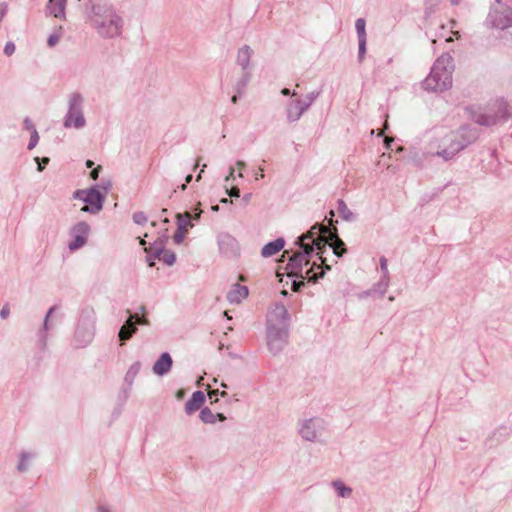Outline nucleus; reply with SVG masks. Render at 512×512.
<instances>
[{
    "instance_id": "nucleus-1",
    "label": "nucleus",
    "mask_w": 512,
    "mask_h": 512,
    "mask_svg": "<svg viewBox=\"0 0 512 512\" xmlns=\"http://www.w3.org/2000/svg\"><path fill=\"white\" fill-rule=\"evenodd\" d=\"M299 245L303 249L302 252H294L291 255L288 251H284L282 257L288 256L289 262L285 267L288 276H298L302 273L303 266L308 265L309 261L307 256L310 255L314 248L317 250V255L321 261L320 265L313 264V266L306 271V278L309 281H316L318 278L323 277L324 268L330 270L331 267L327 263V258L323 256V249L327 246V241L319 235V231L311 228L306 234L299 238Z\"/></svg>"
},
{
    "instance_id": "nucleus-2",
    "label": "nucleus",
    "mask_w": 512,
    "mask_h": 512,
    "mask_svg": "<svg viewBox=\"0 0 512 512\" xmlns=\"http://www.w3.org/2000/svg\"><path fill=\"white\" fill-rule=\"evenodd\" d=\"M444 60H438L433 66L430 74L424 81L427 89L443 91L452 86V75L443 65Z\"/></svg>"
},
{
    "instance_id": "nucleus-3",
    "label": "nucleus",
    "mask_w": 512,
    "mask_h": 512,
    "mask_svg": "<svg viewBox=\"0 0 512 512\" xmlns=\"http://www.w3.org/2000/svg\"><path fill=\"white\" fill-rule=\"evenodd\" d=\"M75 198L83 200L86 205L81 208L83 212L98 213L103 206V197L96 189L80 190L75 193Z\"/></svg>"
},
{
    "instance_id": "nucleus-4",
    "label": "nucleus",
    "mask_w": 512,
    "mask_h": 512,
    "mask_svg": "<svg viewBox=\"0 0 512 512\" xmlns=\"http://www.w3.org/2000/svg\"><path fill=\"white\" fill-rule=\"evenodd\" d=\"M462 138L463 136L461 133H454L450 135L447 139H445L443 148L438 154L445 159H451L466 146V141H464Z\"/></svg>"
},
{
    "instance_id": "nucleus-5",
    "label": "nucleus",
    "mask_w": 512,
    "mask_h": 512,
    "mask_svg": "<svg viewBox=\"0 0 512 512\" xmlns=\"http://www.w3.org/2000/svg\"><path fill=\"white\" fill-rule=\"evenodd\" d=\"M313 228H315V231H319V235L327 241V246L325 249H323V254L330 248H332L333 254L337 257H341L346 252L344 242L336 234L330 235V239L333 240V242L329 243L327 237L325 236V233L328 232L326 227L317 228L314 226Z\"/></svg>"
},
{
    "instance_id": "nucleus-6",
    "label": "nucleus",
    "mask_w": 512,
    "mask_h": 512,
    "mask_svg": "<svg viewBox=\"0 0 512 512\" xmlns=\"http://www.w3.org/2000/svg\"><path fill=\"white\" fill-rule=\"evenodd\" d=\"M89 230L90 227L87 223H77L71 230V235L73 236L74 240L69 244V248L71 250H76L82 247L86 243Z\"/></svg>"
},
{
    "instance_id": "nucleus-7",
    "label": "nucleus",
    "mask_w": 512,
    "mask_h": 512,
    "mask_svg": "<svg viewBox=\"0 0 512 512\" xmlns=\"http://www.w3.org/2000/svg\"><path fill=\"white\" fill-rule=\"evenodd\" d=\"M491 22L498 29H505L512 26V10H494L491 15Z\"/></svg>"
},
{
    "instance_id": "nucleus-8",
    "label": "nucleus",
    "mask_w": 512,
    "mask_h": 512,
    "mask_svg": "<svg viewBox=\"0 0 512 512\" xmlns=\"http://www.w3.org/2000/svg\"><path fill=\"white\" fill-rule=\"evenodd\" d=\"M135 323H142V319L137 314L130 315L119 331V338L121 341L128 340L132 336L136 330Z\"/></svg>"
},
{
    "instance_id": "nucleus-9",
    "label": "nucleus",
    "mask_w": 512,
    "mask_h": 512,
    "mask_svg": "<svg viewBox=\"0 0 512 512\" xmlns=\"http://www.w3.org/2000/svg\"><path fill=\"white\" fill-rule=\"evenodd\" d=\"M205 395L202 391H196L192 394V397L187 401L185 410L188 414H192L204 404Z\"/></svg>"
},
{
    "instance_id": "nucleus-10",
    "label": "nucleus",
    "mask_w": 512,
    "mask_h": 512,
    "mask_svg": "<svg viewBox=\"0 0 512 512\" xmlns=\"http://www.w3.org/2000/svg\"><path fill=\"white\" fill-rule=\"evenodd\" d=\"M99 33L103 36L113 37L120 33V18L113 16L110 19L109 25L106 27L104 24L99 28Z\"/></svg>"
},
{
    "instance_id": "nucleus-11",
    "label": "nucleus",
    "mask_w": 512,
    "mask_h": 512,
    "mask_svg": "<svg viewBox=\"0 0 512 512\" xmlns=\"http://www.w3.org/2000/svg\"><path fill=\"white\" fill-rule=\"evenodd\" d=\"M171 366V356L168 353H163L154 364L153 371L157 375H163L170 370Z\"/></svg>"
},
{
    "instance_id": "nucleus-12",
    "label": "nucleus",
    "mask_w": 512,
    "mask_h": 512,
    "mask_svg": "<svg viewBox=\"0 0 512 512\" xmlns=\"http://www.w3.org/2000/svg\"><path fill=\"white\" fill-rule=\"evenodd\" d=\"M248 296V288L240 284H235L228 294L230 302L239 303Z\"/></svg>"
},
{
    "instance_id": "nucleus-13",
    "label": "nucleus",
    "mask_w": 512,
    "mask_h": 512,
    "mask_svg": "<svg viewBox=\"0 0 512 512\" xmlns=\"http://www.w3.org/2000/svg\"><path fill=\"white\" fill-rule=\"evenodd\" d=\"M307 107H308V104H306L300 100H296L293 104L290 105V107L288 109L289 120H291V121L298 120L301 117V115L303 114V112L307 109Z\"/></svg>"
},
{
    "instance_id": "nucleus-14",
    "label": "nucleus",
    "mask_w": 512,
    "mask_h": 512,
    "mask_svg": "<svg viewBox=\"0 0 512 512\" xmlns=\"http://www.w3.org/2000/svg\"><path fill=\"white\" fill-rule=\"evenodd\" d=\"M67 0H49L47 9L49 14L56 18H61L65 13V5Z\"/></svg>"
},
{
    "instance_id": "nucleus-15",
    "label": "nucleus",
    "mask_w": 512,
    "mask_h": 512,
    "mask_svg": "<svg viewBox=\"0 0 512 512\" xmlns=\"http://www.w3.org/2000/svg\"><path fill=\"white\" fill-rule=\"evenodd\" d=\"M284 240L278 238L273 242L266 244L261 251L263 257H270L277 254L284 247Z\"/></svg>"
},
{
    "instance_id": "nucleus-16",
    "label": "nucleus",
    "mask_w": 512,
    "mask_h": 512,
    "mask_svg": "<svg viewBox=\"0 0 512 512\" xmlns=\"http://www.w3.org/2000/svg\"><path fill=\"white\" fill-rule=\"evenodd\" d=\"M85 123V119L83 117V115L78 112V111H75V110H72L70 111V113L68 114L66 120H65V123L64 125L66 127H75V128H80L84 125Z\"/></svg>"
},
{
    "instance_id": "nucleus-17",
    "label": "nucleus",
    "mask_w": 512,
    "mask_h": 512,
    "mask_svg": "<svg viewBox=\"0 0 512 512\" xmlns=\"http://www.w3.org/2000/svg\"><path fill=\"white\" fill-rule=\"evenodd\" d=\"M500 113L497 115H492L490 112L485 115V119L479 122L484 125H492L497 123L500 119L504 118L507 113V106L504 103H501L499 106Z\"/></svg>"
},
{
    "instance_id": "nucleus-18",
    "label": "nucleus",
    "mask_w": 512,
    "mask_h": 512,
    "mask_svg": "<svg viewBox=\"0 0 512 512\" xmlns=\"http://www.w3.org/2000/svg\"><path fill=\"white\" fill-rule=\"evenodd\" d=\"M317 421L309 420L301 429V435L306 440H314L316 438Z\"/></svg>"
},
{
    "instance_id": "nucleus-19",
    "label": "nucleus",
    "mask_w": 512,
    "mask_h": 512,
    "mask_svg": "<svg viewBox=\"0 0 512 512\" xmlns=\"http://www.w3.org/2000/svg\"><path fill=\"white\" fill-rule=\"evenodd\" d=\"M252 53L253 52L251 48L248 46H244L243 48L239 49L237 55V62L242 66L243 69H246L248 67Z\"/></svg>"
},
{
    "instance_id": "nucleus-20",
    "label": "nucleus",
    "mask_w": 512,
    "mask_h": 512,
    "mask_svg": "<svg viewBox=\"0 0 512 512\" xmlns=\"http://www.w3.org/2000/svg\"><path fill=\"white\" fill-rule=\"evenodd\" d=\"M159 261L164 262L167 265H173L176 261V255L174 252L169 250H162L157 255Z\"/></svg>"
},
{
    "instance_id": "nucleus-21",
    "label": "nucleus",
    "mask_w": 512,
    "mask_h": 512,
    "mask_svg": "<svg viewBox=\"0 0 512 512\" xmlns=\"http://www.w3.org/2000/svg\"><path fill=\"white\" fill-rule=\"evenodd\" d=\"M200 418L204 423H214L216 421V415L208 408L201 410Z\"/></svg>"
},
{
    "instance_id": "nucleus-22",
    "label": "nucleus",
    "mask_w": 512,
    "mask_h": 512,
    "mask_svg": "<svg viewBox=\"0 0 512 512\" xmlns=\"http://www.w3.org/2000/svg\"><path fill=\"white\" fill-rule=\"evenodd\" d=\"M334 487L336 488L341 497H348L352 492V490L349 487L344 486L341 482L338 481L334 482Z\"/></svg>"
},
{
    "instance_id": "nucleus-23",
    "label": "nucleus",
    "mask_w": 512,
    "mask_h": 512,
    "mask_svg": "<svg viewBox=\"0 0 512 512\" xmlns=\"http://www.w3.org/2000/svg\"><path fill=\"white\" fill-rule=\"evenodd\" d=\"M356 30L359 38H366L364 19H358L356 21Z\"/></svg>"
},
{
    "instance_id": "nucleus-24",
    "label": "nucleus",
    "mask_w": 512,
    "mask_h": 512,
    "mask_svg": "<svg viewBox=\"0 0 512 512\" xmlns=\"http://www.w3.org/2000/svg\"><path fill=\"white\" fill-rule=\"evenodd\" d=\"M186 232H187L186 229H183L182 226H179V228L177 229V231L175 232V234L173 236L174 242L176 244H180L183 241Z\"/></svg>"
},
{
    "instance_id": "nucleus-25",
    "label": "nucleus",
    "mask_w": 512,
    "mask_h": 512,
    "mask_svg": "<svg viewBox=\"0 0 512 512\" xmlns=\"http://www.w3.org/2000/svg\"><path fill=\"white\" fill-rule=\"evenodd\" d=\"M38 140H39V135H38L37 131L34 129L32 132L31 138H30V142L28 144V149H30V150L33 149L37 145Z\"/></svg>"
},
{
    "instance_id": "nucleus-26",
    "label": "nucleus",
    "mask_w": 512,
    "mask_h": 512,
    "mask_svg": "<svg viewBox=\"0 0 512 512\" xmlns=\"http://www.w3.org/2000/svg\"><path fill=\"white\" fill-rule=\"evenodd\" d=\"M36 161L38 163V170L42 171L45 168V165L49 163V158L44 157L42 159L36 158Z\"/></svg>"
},
{
    "instance_id": "nucleus-27",
    "label": "nucleus",
    "mask_w": 512,
    "mask_h": 512,
    "mask_svg": "<svg viewBox=\"0 0 512 512\" xmlns=\"http://www.w3.org/2000/svg\"><path fill=\"white\" fill-rule=\"evenodd\" d=\"M4 52L6 55L10 56L15 52V45L12 42H9L5 45Z\"/></svg>"
},
{
    "instance_id": "nucleus-28",
    "label": "nucleus",
    "mask_w": 512,
    "mask_h": 512,
    "mask_svg": "<svg viewBox=\"0 0 512 512\" xmlns=\"http://www.w3.org/2000/svg\"><path fill=\"white\" fill-rule=\"evenodd\" d=\"M134 220L136 223H143L146 221V217L142 213H136L134 214Z\"/></svg>"
},
{
    "instance_id": "nucleus-29",
    "label": "nucleus",
    "mask_w": 512,
    "mask_h": 512,
    "mask_svg": "<svg viewBox=\"0 0 512 512\" xmlns=\"http://www.w3.org/2000/svg\"><path fill=\"white\" fill-rule=\"evenodd\" d=\"M59 40V36L57 35H51L48 39V45L49 46H54Z\"/></svg>"
},
{
    "instance_id": "nucleus-30",
    "label": "nucleus",
    "mask_w": 512,
    "mask_h": 512,
    "mask_svg": "<svg viewBox=\"0 0 512 512\" xmlns=\"http://www.w3.org/2000/svg\"><path fill=\"white\" fill-rule=\"evenodd\" d=\"M366 38H359V51L360 53L365 52Z\"/></svg>"
},
{
    "instance_id": "nucleus-31",
    "label": "nucleus",
    "mask_w": 512,
    "mask_h": 512,
    "mask_svg": "<svg viewBox=\"0 0 512 512\" xmlns=\"http://www.w3.org/2000/svg\"><path fill=\"white\" fill-rule=\"evenodd\" d=\"M101 166H97L96 168H94L91 173H90V176L93 180H96L98 178V174H99V170H100Z\"/></svg>"
},
{
    "instance_id": "nucleus-32",
    "label": "nucleus",
    "mask_w": 512,
    "mask_h": 512,
    "mask_svg": "<svg viewBox=\"0 0 512 512\" xmlns=\"http://www.w3.org/2000/svg\"><path fill=\"white\" fill-rule=\"evenodd\" d=\"M9 313H10L9 306H8V305H5V306L2 308V310H1V312H0V315H1V317H2V318H6V317L9 315Z\"/></svg>"
},
{
    "instance_id": "nucleus-33",
    "label": "nucleus",
    "mask_w": 512,
    "mask_h": 512,
    "mask_svg": "<svg viewBox=\"0 0 512 512\" xmlns=\"http://www.w3.org/2000/svg\"><path fill=\"white\" fill-rule=\"evenodd\" d=\"M229 195H230V196H234V197H239V195H240V190H239L237 187H233V188L230 190Z\"/></svg>"
},
{
    "instance_id": "nucleus-34",
    "label": "nucleus",
    "mask_w": 512,
    "mask_h": 512,
    "mask_svg": "<svg viewBox=\"0 0 512 512\" xmlns=\"http://www.w3.org/2000/svg\"><path fill=\"white\" fill-rule=\"evenodd\" d=\"M303 285H304L303 281H300V282L294 281V283H293V290L294 291H298L300 289V287L303 286Z\"/></svg>"
},
{
    "instance_id": "nucleus-35",
    "label": "nucleus",
    "mask_w": 512,
    "mask_h": 512,
    "mask_svg": "<svg viewBox=\"0 0 512 512\" xmlns=\"http://www.w3.org/2000/svg\"><path fill=\"white\" fill-rule=\"evenodd\" d=\"M217 394H218V390H212V391H209V393H208L210 398L216 397Z\"/></svg>"
},
{
    "instance_id": "nucleus-36",
    "label": "nucleus",
    "mask_w": 512,
    "mask_h": 512,
    "mask_svg": "<svg viewBox=\"0 0 512 512\" xmlns=\"http://www.w3.org/2000/svg\"><path fill=\"white\" fill-rule=\"evenodd\" d=\"M215 415L216 418H218L220 421H224L226 419V417L222 413H217Z\"/></svg>"
},
{
    "instance_id": "nucleus-37",
    "label": "nucleus",
    "mask_w": 512,
    "mask_h": 512,
    "mask_svg": "<svg viewBox=\"0 0 512 512\" xmlns=\"http://www.w3.org/2000/svg\"><path fill=\"white\" fill-rule=\"evenodd\" d=\"M281 93L285 96H288V95H290V90L288 88H284V89H282Z\"/></svg>"
},
{
    "instance_id": "nucleus-38",
    "label": "nucleus",
    "mask_w": 512,
    "mask_h": 512,
    "mask_svg": "<svg viewBox=\"0 0 512 512\" xmlns=\"http://www.w3.org/2000/svg\"><path fill=\"white\" fill-rule=\"evenodd\" d=\"M18 469L19 470H23L24 469V457L22 458L21 462L19 463Z\"/></svg>"
},
{
    "instance_id": "nucleus-39",
    "label": "nucleus",
    "mask_w": 512,
    "mask_h": 512,
    "mask_svg": "<svg viewBox=\"0 0 512 512\" xmlns=\"http://www.w3.org/2000/svg\"><path fill=\"white\" fill-rule=\"evenodd\" d=\"M93 165H94V162H93V161H91V160H87V162H86V166H87L88 168H91Z\"/></svg>"
},
{
    "instance_id": "nucleus-40",
    "label": "nucleus",
    "mask_w": 512,
    "mask_h": 512,
    "mask_svg": "<svg viewBox=\"0 0 512 512\" xmlns=\"http://www.w3.org/2000/svg\"><path fill=\"white\" fill-rule=\"evenodd\" d=\"M339 206H340L341 208H344L345 210H348V209H347V207H346V205H345V203H344L343 201H340V202H339ZM347 212H348V213H350L349 211H347Z\"/></svg>"
},
{
    "instance_id": "nucleus-41",
    "label": "nucleus",
    "mask_w": 512,
    "mask_h": 512,
    "mask_svg": "<svg viewBox=\"0 0 512 512\" xmlns=\"http://www.w3.org/2000/svg\"><path fill=\"white\" fill-rule=\"evenodd\" d=\"M183 395H184L183 390H179V391L177 392V395H176V396H177V398H179V399H180V398H182V397H183Z\"/></svg>"
},
{
    "instance_id": "nucleus-42",
    "label": "nucleus",
    "mask_w": 512,
    "mask_h": 512,
    "mask_svg": "<svg viewBox=\"0 0 512 512\" xmlns=\"http://www.w3.org/2000/svg\"><path fill=\"white\" fill-rule=\"evenodd\" d=\"M392 141H393L392 138H388V137L385 138V142H386L387 146H389L390 142H392Z\"/></svg>"
},
{
    "instance_id": "nucleus-43",
    "label": "nucleus",
    "mask_w": 512,
    "mask_h": 512,
    "mask_svg": "<svg viewBox=\"0 0 512 512\" xmlns=\"http://www.w3.org/2000/svg\"><path fill=\"white\" fill-rule=\"evenodd\" d=\"M237 166L241 169V168H243L245 166V164L243 162H241V161H238L237 162Z\"/></svg>"
},
{
    "instance_id": "nucleus-44",
    "label": "nucleus",
    "mask_w": 512,
    "mask_h": 512,
    "mask_svg": "<svg viewBox=\"0 0 512 512\" xmlns=\"http://www.w3.org/2000/svg\"><path fill=\"white\" fill-rule=\"evenodd\" d=\"M192 180V175H188L186 177V183H189Z\"/></svg>"
},
{
    "instance_id": "nucleus-45",
    "label": "nucleus",
    "mask_w": 512,
    "mask_h": 512,
    "mask_svg": "<svg viewBox=\"0 0 512 512\" xmlns=\"http://www.w3.org/2000/svg\"><path fill=\"white\" fill-rule=\"evenodd\" d=\"M231 101L233 103H236L237 102V96L236 95L232 96Z\"/></svg>"
},
{
    "instance_id": "nucleus-46",
    "label": "nucleus",
    "mask_w": 512,
    "mask_h": 512,
    "mask_svg": "<svg viewBox=\"0 0 512 512\" xmlns=\"http://www.w3.org/2000/svg\"><path fill=\"white\" fill-rule=\"evenodd\" d=\"M99 512H109V511L106 508L101 507V508H99Z\"/></svg>"
},
{
    "instance_id": "nucleus-47",
    "label": "nucleus",
    "mask_w": 512,
    "mask_h": 512,
    "mask_svg": "<svg viewBox=\"0 0 512 512\" xmlns=\"http://www.w3.org/2000/svg\"><path fill=\"white\" fill-rule=\"evenodd\" d=\"M381 266L384 268L386 266V262L384 260L381 261Z\"/></svg>"
},
{
    "instance_id": "nucleus-48",
    "label": "nucleus",
    "mask_w": 512,
    "mask_h": 512,
    "mask_svg": "<svg viewBox=\"0 0 512 512\" xmlns=\"http://www.w3.org/2000/svg\"><path fill=\"white\" fill-rule=\"evenodd\" d=\"M226 395H227V393H226L225 391H222V392H221V396H222V397H224V396H226Z\"/></svg>"
},
{
    "instance_id": "nucleus-49",
    "label": "nucleus",
    "mask_w": 512,
    "mask_h": 512,
    "mask_svg": "<svg viewBox=\"0 0 512 512\" xmlns=\"http://www.w3.org/2000/svg\"><path fill=\"white\" fill-rule=\"evenodd\" d=\"M233 173H234V170H233V169H231L229 176H232V175H233Z\"/></svg>"
},
{
    "instance_id": "nucleus-50",
    "label": "nucleus",
    "mask_w": 512,
    "mask_h": 512,
    "mask_svg": "<svg viewBox=\"0 0 512 512\" xmlns=\"http://www.w3.org/2000/svg\"><path fill=\"white\" fill-rule=\"evenodd\" d=\"M140 244H141V245H145V241H144V240H141V241H140Z\"/></svg>"
},
{
    "instance_id": "nucleus-51",
    "label": "nucleus",
    "mask_w": 512,
    "mask_h": 512,
    "mask_svg": "<svg viewBox=\"0 0 512 512\" xmlns=\"http://www.w3.org/2000/svg\"><path fill=\"white\" fill-rule=\"evenodd\" d=\"M454 34L456 35L457 38L459 37V32H455Z\"/></svg>"
}]
</instances>
